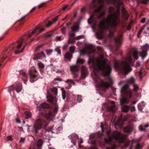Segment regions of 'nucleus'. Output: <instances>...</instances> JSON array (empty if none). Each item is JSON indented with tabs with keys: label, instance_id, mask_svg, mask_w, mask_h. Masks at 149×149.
Returning <instances> with one entry per match:
<instances>
[{
	"label": "nucleus",
	"instance_id": "nucleus-34",
	"mask_svg": "<svg viewBox=\"0 0 149 149\" xmlns=\"http://www.w3.org/2000/svg\"><path fill=\"white\" fill-rule=\"evenodd\" d=\"M127 82L128 83L131 84H134V80L132 77L127 80Z\"/></svg>",
	"mask_w": 149,
	"mask_h": 149
},
{
	"label": "nucleus",
	"instance_id": "nucleus-40",
	"mask_svg": "<svg viewBox=\"0 0 149 149\" xmlns=\"http://www.w3.org/2000/svg\"><path fill=\"white\" fill-rule=\"evenodd\" d=\"M70 51L74 53V52L75 50V47L74 46H72L70 47Z\"/></svg>",
	"mask_w": 149,
	"mask_h": 149
},
{
	"label": "nucleus",
	"instance_id": "nucleus-29",
	"mask_svg": "<svg viewBox=\"0 0 149 149\" xmlns=\"http://www.w3.org/2000/svg\"><path fill=\"white\" fill-rule=\"evenodd\" d=\"M43 142L41 139H39L38 141L37 147L39 148H40L43 144Z\"/></svg>",
	"mask_w": 149,
	"mask_h": 149
},
{
	"label": "nucleus",
	"instance_id": "nucleus-21",
	"mask_svg": "<svg viewBox=\"0 0 149 149\" xmlns=\"http://www.w3.org/2000/svg\"><path fill=\"white\" fill-rule=\"evenodd\" d=\"M129 102V101L127 98L125 97H123L120 100V103L121 105L123 104H128Z\"/></svg>",
	"mask_w": 149,
	"mask_h": 149
},
{
	"label": "nucleus",
	"instance_id": "nucleus-8",
	"mask_svg": "<svg viewBox=\"0 0 149 149\" xmlns=\"http://www.w3.org/2000/svg\"><path fill=\"white\" fill-rule=\"evenodd\" d=\"M92 48V45H88L86 48L80 50V55H84L86 54L89 55L91 53V50Z\"/></svg>",
	"mask_w": 149,
	"mask_h": 149
},
{
	"label": "nucleus",
	"instance_id": "nucleus-17",
	"mask_svg": "<svg viewBox=\"0 0 149 149\" xmlns=\"http://www.w3.org/2000/svg\"><path fill=\"white\" fill-rule=\"evenodd\" d=\"M123 18V20H126L128 18L129 15L125 8H122Z\"/></svg>",
	"mask_w": 149,
	"mask_h": 149
},
{
	"label": "nucleus",
	"instance_id": "nucleus-36",
	"mask_svg": "<svg viewBox=\"0 0 149 149\" xmlns=\"http://www.w3.org/2000/svg\"><path fill=\"white\" fill-rule=\"evenodd\" d=\"M7 57V56H3L1 60L0 61V67H1L2 65L3 66L4 65V64L3 63V62Z\"/></svg>",
	"mask_w": 149,
	"mask_h": 149
},
{
	"label": "nucleus",
	"instance_id": "nucleus-53",
	"mask_svg": "<svg viewBox=\"0 0 149 149\" xmlns=\"http://www.w3.org/2000/svg\"><path fill=\"white\" fill-rule=\"evenodd\" d=\"M116 148V146L114 144L112 146L111 148H107V149H114Z\"/></svg>",
	"mask_w": 149,
	"mask_h": 149
},
{
	"label": "nucleus",
	"instance_id": "nucleus-37",
	"mask_svg": "<svg viewBox=\"0 0 149 149\" xmlns=\"http://www.w3.org/2000/svg\"><path fill=\"white\" fill-rule=\"evenodd\" d=\"M5 140L7 141L10 140H11L12 139V136L11 135H10L6 137L5 139Z\"/></svg>",
	"mask_w": 149,
	"mask_h": 149
},
{
	"label": "nucleus",
	"instance_id": "nucleus-43",
	"mask_svg": "<svg viewBox=\"0 0 149 149\" xmlns=\"http://www.w3.org/2000/svg\"><path fill=\"white\" fill-rule=\"evenodd\" d=\"M26 140V138L25 137H21L19 142L20 143H24Z\"/></svg>",
	"mask_w": 149,
	"mask_h": 149
},
{
	"label": "nucleus",
	"instance_id": "nucleus-7",
	"mask_svg": "<svg viewBox=\"0 0 149 149\" xmlns=\"http://www.w3.org/2000/svg\"><path fill=\"white\" fill-rule=\"evenodd\" d=\"M142 51L140 53V56L143 58H144L146 57L147 55V52L149 49V45L146 43L142 47Z\"/></svg>",
	"mask_w": 149,
	"mask_h": 149
},
{
	"label": "nucleus",
	"instance_id": "nucleus-16",
	"mask_svg": "<svg viewBox=\"0 0 149 149\" xmlns=\"http://www.w3.org/2000/svg\"><path fill=\"white\" fill-rule=\"evenodd\" d=\"M29 74L30 76V81L31 82H33L37 79L36 75L32 74L30 71H29Z\"/></svg>",
	"mask_w": 149,
	"mask_h": 149
},
{
	"label": "nucleus",
	"instance_id": "nucleus-50",
	"mask_svg": "<svg viewBox=\"0 0 149 149\" xmlns=\"http://www.w3.org/2000/svg\"><path fill=\"white\" fill-rule=\"evenodd\" d=\"M113 34V32L112 31H110V33L108 35L109 37H111Z\"/></svg>",
	"mask_w": 149,
	"mask_h": 149
},
{
	"label": "nucleus",
	"instance_id": "nucleus-41",
	"mask_svg": "<svg viewBox=\"0 0 149 149\" xmlns=\"http://www.w3.org/2000/svg\"><path fill=\"white\" fill-rule=\"evenodd\" d=\"M133 87L135 91H137L139 89L138 86L136 84H133Z\"/></svg>",
	"mask_w": 149,
	"mask_h": 149
},
{
	"label": "nucleus",
	"instance_id": "nucleus-11",
	"mask_svg": "<svg viewBox=\"0 0 149 149\" xmlns=\"http://www.w3.org/2000/svg\"><path fill=\"white\" fill-rule=\"evenodd\" d=\"M122 36L123 35L122 33H120L118 35V37L115 39V41L117 44L118 45L117 46L118 48L120 46L121 44V38Z\"/></svg>",
	"mask_w": 149,
	"mask_h": 149
},
{
	"label": "nucleus",
	"instance_id": "nucleus-23",
	"mask_svg": "<svg viewBox=\"0 0 149 149\" xmlns=\"http://www.w3.org/2000/svg\"><path fill=\"white\" fill-rule=\"evenodd\" d=\"M23 39L22 38H21L19 40L17 41V42L18 45L16 47L17 49H19L21 48L22 45L23 43Z\"/></svg>",
	"mask_w": 149,
	"mask_h": 149
},
{
	"label": "nucleus",
	"instance_id": "nucleus-1",
	"mask_svg": "<svg viewBox=\"0 0 149 149\" xmlns=\"http://www.w3.org/2000/svg\"><path fill=\"white\" fill-rule=\"evenodd\" d=\"M94 71L93 75L95 83L96 86L98 87L107 88L112 84V80L111 78L109 77L108 81H103L96 74L97 72L103 74L104 76H109L111 71V68L109 65L107 59L105 58L103 54H101L99 57L95 60L93 64Z\"/></svg>",
	"mask_w": 149,
	"mask_h": 149
},
{
	"label": "nucleus",
	"instance_id": "nucleus-64",
	"mask_svg": "<svg viewBox=\"0 0 149 149\" xmlns=\"http://www.w3.org/2000/svg\"><path fill=\"white\" fill-rule=\"evenodd\" d=\"M29 149H35V148L34 147V145H32L31 146Z\"/></svg>",
	"mask_w": 149,
	"mask_h": 149
},
{
	"label": "nucleus",
	"instance_id": "nucleus-58",
	"mask_svg": "<svg viewBox=\"0 0 149 149\" xmlns=\"http://www.w3.org/2000/svg\"><path fill=\"white\" fill-rule=\"evenodd\" d=\"M131 111H134L135 110V107L134 106H132L130 109Z\"/></svg>",
	"mask_w": 149,
	"mask_h": 149
},
{
	"label": "nucleus",
	"instance_id": "nucleus-24",
	"mask_svg": "<svg viewBox=\"0 0 149 149\" xmlns=\"http://www.w3.org/2000/svg\"><path fill=\"white\" fill-rule=\"evenodd\" d=\"M22 85L19 84L17 85L15 89L17 92L18 93L20 92L22 90Z\"/></svg>",
	"mask_w": 149,
	"mask_h": 149
},
{
	"label": "nucleus",
	"instance_id": "nucleus-19",
	"mask_svg": "<svg viewBox=\"0 0 149 149\" xmlns=\"http://www.w3.org/2000/svg\"><path fill=\"white\" fill-rule=\"evenodd\" d=\"M64 56L65 61H70L72 57V55L69 52H68L64 55Z\"/></svg>",
	"mask_w": 149,
	"mask_h": 149
},
{
	"label": "nucleus",
	"instance_id": "nucleus-46",
	"mask_svg": "<svg viewBox=\"0 0 149 149\" xmlns=\"http://www.w3.org/2000/svg\"><path fill=\"white\" fill-rule=\"evenodd\" d=\"M46 2H44L39 4L38 6V8H40L43 7L44 5L46 3Z\"/></svg>",
	"mask_w": 149,
	"mask_h": 149
},
{
	"label": "nucleus",
	"instance_id": "nucleus-39",
	"mask_svg": "<svg viewBox=\"0 0 149 149\" xmlns=\"http://www.w3.org/2000/svg\"><path fill=\"white\" fill-rule=\"evenodd\" d=\"M45 52L48 55H50L52 52V50L51 49H47L45 51Z\"/></svg>",
	"mask_w": 149,
	"mask_h": 149
},
{
	"label": "nucleus",
	"instance_id": "nucleus-63",
	"mask_svg": "<svg viewBox=\"0 0 149 149\" xmlns=\"http://www.w3.org/2000/svg\"><path fill=\"white\" fill-rule=\"evenodd\" d=\"M42 45H38L37 47L36 48V51H37L38 50V49L39 48H40L41 47H42Z\"/></svg>",
	"mask_w": 149,
	"mask_h": 149
},
{
	"label": "nucleus",
	"instance_id": "nucleus-3",
	"mask_svg": "<svg viewBox=\"0 0 149 149\" xmlns=\"http://www.w3.org/2000/svg\"><path fill=\"white\" fill-rule=\"evenodd\" d=\"M138 52L136 50H134L132 53H129L127 54V56L123 59L121 63V69L127 74L131 70L129 63L132 61V56L135 59L138 58Z\"/></svg>",
	"mask_w": 149,
	"mask_h": 149
},
{
	"label": "nucleus",
	"instance_id": "nucleus-14",
	"mask_svg": "<svg viewBox=\"0 0 149 149\" xmlns=\"http://www.w3.org/2000/svg\"><path fill=\"white\" fill-rule=\"evenodd\" d=\"M57 111V109L56 108H55L54 109V112L52 113L51 111H49L48 112V113H47L45 115V117L47 119L49 118L50 117H51L53 115L56 114V111Z\"/></svg>",
	"mask_w": 149,
	"mask_h": 149
},
{
	"label": "nucleus",
	"instance_id": "nucleus-12",
	"mask_svg": "<svg viewBox=\"0 0 149 149\" xmlns=\"http://www.w3.org/2000/svg\"><path fill=\"white\" fill-rule=\"evenodd\" d=\"M88 74V72L86 67L83 66L81 68V76L82 78H85Z\"/></svg>",
	"mask_w": 149,
	"mask_h": 149
},
{
	"label": "nucleus",
	"instance_id": "nucleus-27",
	"mask_svg": "<svg viewBox=\"0 0 149 149\" xmlns=\"http://www.w3.org/2000/svg\"><path fill=\"white\" fill-rule=\"evenodd\" d=\"M132 130V127L130 126H127L125 127L124 128V131L126 132H131Z\"/></svg>",
	"mask_w": 149,
	"mask_h": 149
},
{
	"label": "nucleus",
	"instance_id": "nucleus-60",
	"mask_svg": "<svg viewBox=\"0 0 149 149\" xmlns=\"http://www.w3.org/2000/svg\"><path fill=\"white\" fill-rule=\"evenodd\" d=\"M83 37V36H78L76 37L75 38L76 39L79 40V39H81V38Z\"/></svg>",
	"mask_w": 149,
	"mask_h": 149
},
{
	"label": "nucleus",
	"instance_id": "nucleus-51",
	"mask_svg": "<svg viewBox=\"0 0 149 149\" xmlns=\"http://www.w3.org/2000/svg\"><path fill=\"white\" fill-rule=\"evenodd\" d=\"M55 50L60 55L61 54V50L58 48H56L55 49Z\"/></svg>",
	"mask_w": 149,
	"mask_h": 149
},
{
	"label": "nucleus",
	"instance_id": "nucleus-22",
	"mask_svg": "<svg viewBox=\"0 0 149 149\" xmlns=\"http://www.w3.org/2000/svg\"><path fill=\"white\" fill-rule=\"evenodd\" d=\"M72 30L73 31H77L79 29V24L78 23H74L71 28Z\"/></svg>",
	"mask_w": 149,
	"mask_h": 149
},
{
	"label": "nucleus",
	"instance_id": "nucleus-52",
	"mask_svg": "<svg viewBox=\"0 0 149 149\" xmlns=\"http://www.w3.org/2000/svg\"><path fill=\"white\" fill-rule=\"evenodd\" d=\"M149 2V0H143L141 1V2L143 3L146 4Z\"/></svg>",
	"mask_w": 149,
	"mask_h": 149
},
{
	"label": "nucleus",
	"instance_id": "nucleus-61",
	"mask_svg": "<svg viewBox=\"0 0 149 149\" xmlns=\"http://www.w3.org/2000/svg\"><path fill=\"white\" fill-rule=\"evenodd\" d=\"M143 28H141L138 32V35H140Z\"/></svg>",
	"mask_w": 149,
	"mask_h": 149
},
{
	"label": "nucleus",
	"instance_id": "nucleus-18",
	"mask_svg": "<svg viewBox=\"0 0 149 149\" xmlns=\"http://www.w3.org/2000/svg\"><path fill=\"white\" fill-rule=\"evenodd\" d=\"M58 18V16H56L52 20V21H49L45 26L46 27H49L51 26L53 24L55 23Z\"/></svg>",
	"mask_w": 149,
	"mask_h": 149
},
{
	"label": "nucleus",
	"instance_id": "nucleus-47",
	"mask_svg": "<svg viewBox=\"0 0 149 149\" xmlns=\"http://www.w3.org/2000/svg\"><path fill=\"white\" fill-rule=\"evenodd\" d=\"M139 129L140 131H144L145 130V128H143L142 126L141 125L139 126Z\"/></svg>",
	"mask_w": 149,
	"mask_h": 149
},
{
	"label": "nucleus",
	"instance_id": "nucleus-38",
	"mask_svg": "<svg viewBox=\"0 0 149 149\" xmlns=\"http://www.w3.org/2000/svg\"><path fill=\"white\" fill-rule=\"evenodd\" d=\"M25 114L27 116V117L26 118L27 119L31 117V113L29 111H26L25 112Z\"/></svg>",
	"mask_w": 149,
	"mask_h": 149
},
{
	"label": "nucleus",
	"instance_id": "nucleus-13",
	"mask_svg": "<svg viewBox=\"0 0 149 149\" xmlns=\"http://www.w3.org/2000/svg\"><path fill=\"white\" fill-rule=\"evenodd\" d=\"M45 55L43 52H42L40 53L35 54L34 55L33 59L37 60L41 58H45Z\"/></svg>",
	"mask_w": 149,
	"mask_h": 149
},
{
	"label": "nucleus",
	"instance_id": "nucleus-32",
	"mask_svg": "<svg viewBox=\"0 0 149 149\" xmlns=\"http://www.w3.org/2000/svg\"><path fill=\"white\" fill-rule=\"evenodd\" d=\"M74 134H73L72 135V141L73 144L74 145H76L77 143H78V141H76V138L74 136Z\"/></svg>",
	"mask_w": 149,
	"mask_h": 149
},
{
	"label": "nucleus",
	"instance_id": "nucleus-9",
	"mask_svg": "<svg viewBox=\"0 0 149 149\" xmlns=\"http://www.w3.org/2000/svg\"><path fill=\"white\" fill-rule=\"evenodd\" d=\"M129 86L126 84L124 86L121 88V91L122 93H125L126 97L129 98L131 97V93L128 89Z\"/></svg>",
	"mask_w": 149,
	"mask_h": 149
},
{
	"label": "nucleus",
	"instance_id": "nucleus-6",
	"mask_svg": "<svg viewBox=\"0 0 149 149\" xmlns=\"http://www.w3.org/2000/svg\"><path fill=\"white\" fill-rule=\"evenodd\" d=\"M48 123L44 119L39 118L36 119L33 126V129L32 131L36 133L38 132V130H40L42 127L45 128Z\"/></svg>",
	"mask_w": 149,
	"mask_h": 149
},
{
	"label": "nucleus",
	"instance_id": "nucleus-4",
	"mask_svg": "<svg viewBox=\"0 0 149 149\" xmlns=\"http://www.w3.org/2000/svg\"><path fill=\"white\" fill-rule=\"evenodd\" d=\"M111 0H93V3H98L101 5L97 8H96L93 12V15L90 16L88 19V23L89 24L92 23L93 19L94 17V15L97 13L98 15L97 16V18L100 19L104 16L105 12L102 10V9L104 6L103 4L104 3H109L110 2Z\"/></svg>",
	"mask_w": 149,
	"mask_h": 149
},
{
	"label": "nucleus",
	"instance_id": "nucleus-20",
	"mask_svg": "<svg viewBox=\"0 0 149 149\" xmlns=\"http://www.w3.org/2000/svg\"><path fill=\"white\" fill-rule=\"evenodd\" d=\"M20 74L22 76V79L24 81V83L26 84V82L27 81L28 77L25 73L23 71H21L20 72Z\"/></svg>",
	"mask_w": 149,
	"mask_h": 149
},
{
	"label": "nucleus",
	"instance_id": "nucleus-49",
	"mask_svg": "<svg viewBox=\"0 0 149 149\" xmlns=\"http://www.w3.org/2000/svg\"><path fill=\"white\" fill-rule=\"evenodd\" d=\"M114 10V8L112 7H110L109 8V11L110 12H113Z\"/></svg>",
	"mask_w": 149,
	"mask_h": 149
},
{
	"label": "nucleus",
	"instance_id": "nucleus-59",
	"mask_svg": "<svg viewBox=\"0 0 149 149\" xmlns=\"http://www.w3.org/2000/svg\"><path fill=\"white\" fill-rule=\"evenodd\" d=\"M69 36L71 37H73L75 36V35L74 33H70Z\"/></svg>",
	"mask_w": 149,
	"mask_h": 149
},
{
	"label": "nucleus",
	"instance_id": "nucleus-44",
	"mask_svg": "<svg viewBox=\"0 0 149 149\" xmlns=\"http://www.w3.org/2000/svg\"><path fill=\"white\" fill-rule=\"evenodd\" d=\"M39 68H42L44 67V65L41 62L39 63H38Z\"/></svg>",
	"mask_w": 149,
	"mask_h": 149
},
{
	"label": "nucleus",
	"instance_id": "nucleus-2",
	"mask_svg": "<svg viewBox=\"0 0 149 149\" xmlns=\"http://www.w3.org/2000/svg\"><path fill=\"white\" fill-rule=\"evenodd\" d=\"M119 8L118 6L116 11L113 14L109 15L107 19H104L99 24V30L96 33L97 38L102 39L104 37L103 30L107 29L109 27H115L118 24L119 22Z\"/></svg>",
	"mask_w": 149,
	"mask_h": 149
},
{
	"label": "nucleus",
	"instance_id": "nucleus-35",
	"mask_svg": "<svg viewBox=\"0 0 149 149\" xmlns=\"http://www.w3.org/2000/svg\"><path fill=\"white\" fill-rule=\"evenodd\" d=\"M51 90L55 95H57L58 93L57 89L56 87L52 88Z\"/></svg>",
	"mask_w": 149,
	"mask_h": 149
},
{
	"label": "nucleus",
	"instance_id": "nucleus-28",
	"mask_svg": "<svg viewBox=\"0 0 149 149\" xmlns=\"http://www.w3.org/2000/svg\"><path fill=\"white\" fill-rule=\"evenodd\" d=\"M40 27L37 26L36 27L35 29L32 31L31 33H29L27 35V36L29 37H31L32 35L36 33L37 31L39 29Z\"/></svg>",
	"mask_w": 149,
	"mask_h": 149
},
{
	"label": "nucleus",
	"instance_id": "nucleus-56",
	"mask_svg": "<svg viewBox=\"0 0 149 149\" xmlns=\"http://www.w3.org/2000/svg\"><path fill=\"white\" fill-rule=\"evenodd\" d=\"M146 18H143L141 21V22L142 23H144L146 21Z\"/></svg>",
	"mask_w": 149,
	"mask_h": 149
},
{
	"label": "nucleus",
	"instance_id": "nucleus-54",
	"mask_svg": "<svg viewBox=\"0 0 149 149\" xmlns=\"http://www.w3.org/2000/svg\"><path fill=\"white\" fill-rule=\"evenodd\" d=\"M16 122L17 123H21V122L19 118H16Z\"/></svg>",
	"mask_w": 149,
	"mask_h": 149
},
{
	"label": "nucleus",
	"instance_id": "nucleus-45",
	"mask_svg": "<svg viewBox=\"0 0 149 149\" xmlns=\"http://www.w3.org/2000/svg\"><path fill=\"white\" fill-rule=\"evenodd\" d=\"M81 96L80 95H78L77 96V101L78 102H80L82 101L81 98Z\"/></svg>",
	"mask_w": 149,
	"mask_h": 149
},
{
	"label": "nucleus",
	"instance_id": "nucleus-33",
	"mask_svg": "<svg viewBox=\"0 0 149 149\" xmlns=\"http://www.w3.org/2000/svg\"><path fill=\"white\" fill-rule=\"evenodd\" d=\"M65 82L68 83V84L71 86V84H72L73 85H74L75 83L72 80L68 79L65 81Z\"/></svg>",
	"mask_w": 149,
	"mask_h": 149
},
{
	"label": "nucleus",
	"instance_id": "nucleus-26",
	"mask_svg": "<svg viewBox=\"0 0 149 149\" xmlns=\"http://www.w3.org/2000/svg\"><path fill=\"white\" fill-rule=\"evenodd\" d=\"M74 136L76 138V141H78V143L79 145V146H80V145L82 143L83 141L82 139L79 138L78 137V136L77 134H74Z\"/></svg>",
	"mask_w": 149,
	"mask_h": 149
},
{
	"label": "nucleus",
	"instance_id": "nucleus-25",
	"mask_svg": "<svg viewBox=\"0 0 149 149\" xmlns=\"http://www.w3.org/2000/svg\"><path fill=\"white\" fill-rule=\"evenodd\" d=\"M130 109V106L125 105L122 106L121 109L124 112H127Z\"/></svg>",
	"mask_w": 149,
	"mask_h": 149
},
{
	"label": "nucleus",
	"instance_id": "nucleus-48",
	"mask_svg": "<svg viewBox=\"0 0 149 149\" xmlns=\"http://www.w3.org/2000/svg\"><path fill=\"white\" fill-rule=\"evenodd\" d=\"M141 146L138 143L136 144L135 146V149H140Z\"/></svg>",
	"mask_w": 149,
	"mask_h": 149
},
{
	"label": "nucleus",
	"instance_id": "nucleus-31",
	"mask_svg": "<svg viewBox=\"0 0 149 149\" xmlns=\"http://www.w3.org/2000/svg\"><path fill=\"white\" fill-rule=\"evenodd\" d=\"M27 44L25 45L24 47L22 48V49L20 50H17L15 52V54H19L21 53H22L24 51V49H25V47H26Z\"/></svg>",
	"mask_w": 149,
	"mask_h": 149
},
{
	"label": "nucleus",
	"instance_id": "nucleus-55",
	"mask_svg": "<svg viewBox=\"0 0 149 149\" xmlns=\"http://www.w3.org/2000/svg\"><path fill=\"white\" fill-rule=\"evenodd\" d=\"M62 81V80L61 79L59 78H56L54 79V80L53 81V82H54V81Z\"/></svg>",
	"mask_w": 149,
	"mask_h": 149
},
{
	"label": "nucleus",
	"instance_id": "nucleus-62",
	"mask_svg": "<svg viewBox=\"0 0 149 149\" xmlns=\"http://www.w3.org/2000/svg\"><path fill=\"white\" fill-rule=\"evenodd\" d=\"M56 39L57 40H61V37L60 36H57L56 37Z\"/></svg>",
	"mask_w": 149,
	"mask_h": 149
},
{
	"label": "nucleus",
	"instance_id": "nucleus-10",
	"mask_svg": "<svg viewBox=\"0 0 149 149\" xmlns=\"http://www.w3.org/2000/svg\"><path fill=\"white\" fill-rule=\"evenodd\" d=\"M70 69L72 74H75V75L74 76V78H77L78 75V71L79 70L78 67L75 65H72L70 66Z\"/></svg>",
	"mask_w": 149,
	"mask_h": 149
},
{
	"label": "nucleus",
	"instance_id": "nucleus-57",
	"mask_svg": "<svg viewBox=\"0 0 149 149\" xmlns=\"http://www.w3.org/2000/svg\"><path fill=\"white\" fill-rule=\"evenodd\" d=\"M138 73H139V77H140V79H142V76H141V74H142L141 71H139L138 72Z\"/></svg>",
	"mask_w": 149,
	"mask_h": 149
},
{
	"label": "nucleus",
	"instance_id": "nucleus-30",
	"mask_svg": "<svg viewBox=\"0 0 149 149\" xmlns=\"http://www.w3.org/2000/svg\"><path fill=\"white\" fill-rule=\"evenodd\" d=\"M114 68L116 70H119L120 69L118 65V61H116L114 65Z\"/></svg>",
	"mask_w": 149,
	"mask_h": 149
},
{
	"label": "nucleus",
	"instance_id": "nucleus-5",
	"mask_svg": "<svg viewBox=\"0 0 149 149\" xmlns=\"http://www.w3.org/2000/svg\"><path fill=\"white\" fill-rule=\"evenodd\" d=\"M127 138L126 135L121 134L120 132L117 131H114L112 136H110L107 140L105 138L104 140L106 143L111 142L113 140H115L118 143H122L125 142Z\"/></svg>",
	"mask_w": 149,
	"mask_h": 149
},
{
	"label": "nucleus",
	"instance_id": "nucleus-15",
	"mask_svg": "<svg viewBox=\"0 0 149 149\" xmlns=\"http://www.w3.org/2000/svg\"><path fill=\"white\" fill-rule=\"evenodd\" d=\"M50 107L49 104L46 103H43L41 104L39 106H38L39 110H40L42 109L48 108Z\"/></svg>",
	"mask_w": 149,
	"mask_h": 149
},
{
	"label": "nucleus",
	"instance_id": "nucleus-42",
	"mask_svg": "<svg viewBox=\"0 0 149 149\" xmlns=\"http://www.w3.org/2000/svg\"><path fill=\"white\" fill-rule=\"evenodd\" d=\"M84 62V61L81 59L78 58L77 61V63H83Z\"/></svg>",
	"mask_w": 149,
	"mask_h": 149
}]
</instances>
